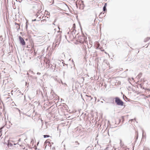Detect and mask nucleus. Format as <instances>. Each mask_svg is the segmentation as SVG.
Instances as JSON below:
<instances>
[{
	"instance_id": "nucleus-12",
	"label": "nucleus",
	"mask_w": 150,
	"mask_h": 150,
	"mask_svg": "<svg viewBox=\"0 0 150 150\" xmlns=\"http://www.w3.org/2000/svg\"><path fill=\"white\" fill-rule=\"evenodd\" d=\"M43 136L44 138L47 137H50V136L48 135H44Z\"/></svg>"
},
{
	"instance_id": "nucleus-3",
	"label": "nucleus",
	"mask_w": 150,
	"mask_h": 150,
	"mask_svg": "<svg viewBox=\"0 0 150 150\" xmlns=\"http://www.w3.org/2000/svg\"><path fill=\"white\" fill-rule=\"evenodd\" d=\"M115 101L117 105L120 106L123 105V102L118 97H116L115 98Z\"/></svg>"
},
{
	"instance_id": "nucleus-7",
	"label": "nucleus",
	"mask_w": 150,
	"mask_h": 150,
	"mask_svg": "<svg viewBox=\"0 0 150 150\" xmlns=\"http://www.w3.org/2000/svg\"><path fill=\"white\" fill-rule=\"evenodd\" d=\"M107 5V4L105 3V5L103 7V11L105 12H106L107 11V9L106 8V6Z\"/></svg>"
},
{
	"instance_id": "nucleus-20",
	"label": "nucleus",
	"mask_w": 150,
	"mask_h": 150,
	"mask_svg": "<svg viewBox=\"0 0 150 150\" xmlns=\"http://www.w3.org/2000/svg\"><path fill=\"white\" fill-rule=\"evenodd\" d=\"M143 150H146L145 149H144Z\"/></svg>"
},
{
	"instance_id": "nucleus-10",
	"label": "nucleus",
	"mask_w": 150,
	"mask_h": 150,
	"mask_svg": "<svg viewBox=\"0 0 150 150\" xmlns=\"http://www.w3.org/2000/svg\"><path fill=\"white\" fill-rule=\"evenodd\" d=\"M86 96L88 98H90V100H91L93 99V98L91 97V96H89L87 95H86Z\"/></svg>"
},
{
	"instance_id": "nucleus-8",
	"label": "nucleus",
	"mask_w": 150,
	"mask_h": 150,
	"mask_svg": "<svg viewBox=\"0 0 150 150\" xmlns=\"http://www.w3.org/2000/svg\"><path fill=\"white\" fill-rule=\"evenodd\" d=\"M3 38L2 36H0V44H2L3 42Z\"/></svg>"
},
{
	"instance_id": "nucleus-16",
	"label": "nucleus",
	"mask_w": 150,
	"mask_h": 150,
	"mask_svg": "<svg viewBox=\"0 0 150 150\" xmlns=\"http://www.w3.org/2000/svg\"><path fill=\"white\" fill-rule=\"evenodd\" d=\"M1 129H2V128H0V133L1 132V131H1Z\"/></svg>"
},
{
	"instance_id": "nucleus-5",
	"label": "nucleus",
	"mask_w": 150,
	"mask_h": 150,
	"mask_svg": "<svg viewBox=\"0 0 150 150\" xmlns=\"http://www.w3.org/2000/svg\"><path fill=\"white\" fill-rule=\"evenodd\" d=\"M44 62H45L46 64H48L50 63V60L49 59H47L46 57H45L44 58Z\"/></svg>"
},
{
	"instance_id": "nucleus-19",
	"label": "nucleus",
	"mask_w": 150,
	"mask_h": 150,
	"mask_svg": "<svg viewBox=\"0 0 150 150\" xmlns=\"http://www.w3.org/2000/svg\"><path fill=\"white\" fill-rule=\"evenodd\" d=\"M104 52H105V54H107V53H106V52H105V51H104Z\"/></svg>"
},
{
	"instance_id": "nucleus-9",
	"label": "nucleus",
	"mask_w": 150,
	"mask_h": 150,
	"mask_svg": "<svg viewBox=\"0 0 150 150\" xmlns=\"http://www.w3.org/2000/svg\"><path fill=\"white\" fill-rule=\"evenodd\" d=\"M104 13H103V12H101V13H100L99 15V17H101V18L105 16Z\"/></svg>"
},
{
	"instance_id": "nucleus-2",
	"label": "nucleus",
	"mask_w": 150,
	"mask_h": 150,
	"mask_svg": "<svg viewBox=\"0 0 150 150\" xmlns=\"http://www.w3.org/2000/svg\"><path fill=\"white\" fill-rule=\"evenodd\" d=\"M77 41L80 43L83 44L84 46L87 44L86 38L83 36H80L78 37Z\"/></svg>"
},
{
	"instance_id": "nucleus-18",
	"label": "nucleus",
	"mask_w": 150,
	"mask_h": 150,
	"mask_svg": "<svg viewBox=\"0 0 150 150\" xmlns=\"http://www.w3.org/2000/svg\"><path fill=\"white\" fill-rule=\"evenodd\" d=\"M101 51L104 52L105 51V50H102Z\"/></svg>"
},
{
	"instance_id": "nucleus-4",
	"label": "nucleus",
	"mask_w": 150,
	"mask_h": 150,
	"mask_svg": "<svg viewBox=\"0 0 150 150\" xmlns=\"http://www.w3.org/2000/svg\"><path fill=\"white\" fill-rule=\"evenodd\" d=\"M19 40L21 43L23 45H25V42L21 36L19 37Z\"/></svg>"
},
{
	"instance_id": "nucleus-11",
	"label": "nucleus",
	"mask_w": 150,
	"mask_h": 150,
	"mask_svg": "<svg viewBox=\"0 0 150 150\" xmlns=\"http://www.w3.org/2000/svg\"><path fill=\"white\" fill-rule=\"evenodd\" d=\"M72 28L73 30H74L75 28V24H74L73 25Z\"/></svg>"
},
{
	"instance_id": "nucleus-14",
	"label": "nucleus",
	"mask_w": 150,
	"mask_h": 150,
	"mask_svg": "<svg viewBox=\"0 0 150 150\" xmlns=\"http://www.w3.org/2000/svg\"><path fill=\"white\" fill-rule=\"evenodd\" d=\"M15 24H16V25H18L19 26L20 25L19 24H18V23H15ZM19 28H20V27L19 26Z\"/></svg>"
},
{
	"instance_id": "nucleus-17",
	"label": "nucleus",
	"mask_w": 150,
	"mask_h": 150,
	"mask_svg": "<svg viewBox=\"0 0 150 150\" xmlns=\"http://www.w3.org/2000/svg\"><path fill=\"white\" fill-rule=\"evenodd\" d=\"M37 74H38V75H40V73H37Z\"/></svg>"
},
{
	"instance_id": "nucleus-15",
	"label": "nucleus",
	"mask_w": 150,
	"mask_h": 150,
	"mask_svg": "<svg viewBox=\"0 0 150 150\" xmlns=\"http://www.w3.org/2000/svg\"><path fill=\"white\" fill-rule=\"evenodd\" d=\"M3 143H4V145H5V144L6 145V142H5V141H4L3 142Z\"/></svg>"
},
{
	"instance_id": "nucleus-1",
	"label": "nucleus",
	"mask_w": 150,
	"mask_h": 150,
	"mask_svg": "<svg viewBox=\"0 0 150 150\" xmlns=\"http://www.w3.org/2000/svg\"><path fill=\"white\" fill-rule=\"evenodd\" d=\"M16 144L14 141L10 139L9 140L8 143L5 149V150H15L16 149L15 146Z\"/></svg>"
},
{
	"instance_id": "nucleus-13",
	"label": "nucleus",
	"mask_w": 150,
	"mask_h": 150,
	"mask_svg": "<svg viewBox=\"0 0 150 150\" xmlns=\"http://www.w3.org/2000/svg\"><path fill=\"white\" fill-rule=\"evenodd\" d=\"M6 139V138H3V137H2L1 139V140H2V142H3V140H5Z\"/></svg>"
},
{
	"instance_id": "nucleus-6",
	"label": "nucleus",
	"mask_w": 150,
	"mask_h": 150,
	"mask_svg": "<svg viewBox=\"0 0 150 150\" xmlns=\"http://www.w3.org/2000/svg\"><path fill=\"white\" fill-rule=\"evenodd\" d=\"M142 73H139V74L137 76L136 78L139 79L142 76Z\"/></svg>"
}]
</instances>
